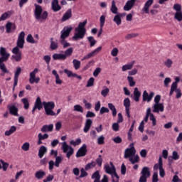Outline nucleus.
I'll use <instances>...</instances> for the list:
<instances>
[{"instance_id": "obj_1", "label": "nucleus", "mask_w": 182, "mask_h": 182, "mask_svg": "<svg viewBox=\"0 0 182 182\" xmlns=\"http://www.w3.org/2000/svg\"><path fill=\"white\" fill-rule=\"evenodd\" d=\"M25 44V32L21 31L18 37L16 46L12 49L13 55L11 56L12 60L15 62H21L22 60V53L19 49H23Z\"/></svg>"}, {"instance_id": "obj_2", "label": "nucleus", "mask_w": 182, "mask_h": 182, "mask_svg": "<svg viewBox=\"0 0 182 182\" xmlns=\"http://www.w3.org/2000/svg\"><path fill=\"white\" fill-rule=\"evenodd\" d=\"M124 157V159H129V161L132 164H136V163H139V161H140V156L136 154L134 143L130 144L129 148L125 149Z\"/></svg>"}, {"instance_id": "obj_3", "label": "nucleus", "mask_w": 182, "mask_h": 182, "mask_svg": "<svg viewBox=\"0 0 182 182\" xmlns=\"http://www.w3.org/2000/svg\"><path fill=\"white\" fill-rule=\"evenodd\" d=\"M86 23H87V20L80 22L78 24V26L75 29V34L73 36L74 41H79V39H83L85 35H86Z\"/></svg>"}, {"instance_id": "obj_4", "label": "nucleus", "mask_w": 182, "mask_h": 182, "mask_svg": "<svg viewBox=\"0 0 182 182\" xmlns=\"http://www.w3.org/2000/svg\"><path fill=\"white\" fill-rule=\"evenodd\" d=\"M48 11H43L41 6L35 4L34 17L37 22L43 23L48 19Z\"/></svg>"}, {"instance_id": "obj_5", "label": "nucleus", "mask_w": 182, "mask_h": 182, "mask_svg": "<svg viewBox=\"0 0 182 182\" xmlns=\"http://www.w3.org/2000/svg\"><path fill=\"white\" fill-rule=\"evenodd\" d=\"M105 170L107 174L111 175L112 182H119L120 177H119V175L116 173V167L113 165V162H110V165L108 164H105Z\"/></svg>"}, {"instance_id": "obj_6", "label": "nucleus", "mask_w": 182, "mask_h": 182, "mask_svg": "<svg viewBox=\"0 0 182 182\" xmlns=\"http://www.w3.org/2000/svg\"><path fill=\"white\" fill-rule=\"evenodd\" d=\"M160 100H161V96H160V95H156L154 99V104L152 106L153 113H160V112H164V104L160 103Z\"/></svg>"}, {"instance_id": "obj_7", "label": "nucleus", "mask_w": 182, "mask_h": 182, "mask_svg": "<svg viewBox=\"0 0 182 182\" xmlns=\"http://www.w3.org/2000/svg\"><path fill=\"white\" fill-rule=\"evenodd\" d=\"M43 106L44 107L46 114L47 116H55L56 113L53 112V109H55V102H43Z\"/></svg>"}, {"instance_id": "obj_8", "label": "nucleus", "mask_w": 182, "mask_h": 182, "mask_svg": "<svg viewBox=\"0 0 182 182\" xmlns=\"http://www.w3.org/2000/svg\"><path fill=\"white\" fill-rule=\"evenodd\" d=\"M149 120L152 122V126H156L157 124V120L154 117V114L151 113V108L150 107H148L146 109V116L142 120V122H144V123H147L149 122Z\"/></svg>"}, {"instance_id": "obj_9", "label": "nucleus", "mask_w": 182, "mask_h": 182, "mask_svg": "<svg viewBox=\"0 0 182 182\" xmlns=\"http://www.w3.org/2000/svg\"><path fill=\"white\" fill-rule=\"evenodd\" d=\"M61 149L63 152L66 154L67 159H70V156L75 153V149L68 144V142L64 141L62 143Z\"/></svg>"}, {"instance_id": "obj_10", "label": "nucleus", "mask_w": 182, "mask_h": 182, "mask_svg": "<svg viewBox=\"0 0 182 182\" xmlns=\"http://www.w3.org/2000/svg\"><path fill=\"white\" fill-rule=\"evenodd\" d=\"M141 174L139 182H147V178L151 176L150 168L144 166L141 171Z\"/></svg>"}, {"instance_id": "obj_11", "label": "nucleus", "mask_w": 182, "mask_h": 182, "mask_svg": "<svg viewBox=\"0 0 182 182\" xmlns=\"http://www.w3.org/2000/svg\"><path fill=\"white\" fill-rule=\"evenodd\" d=\"M73 29L72 26L64 27L60 31V41H65L66 38H69V35H70Z\"/></svg>"}, {"instance_id": "obj_12", "label": "nucleus", "mask_w": 182, "mask_h": 182, "mask_svg": "<svg viewBox=\"0 0 182 182\" xmlns=\"http://www.w3.org/2000/svg\"><path fill=\"white\" fill-rule=\"evenodd\" d=\"M39 70L38 68H35L31 73H30L29 77V83L33 85V83H39L41 78L39 77H36V73H38Z\"/></svg>"}, {"instance_id": "obj_13", "label": "nucleus", "mask_w": 182, "mask_h": 182, "mask_svg": "<svg viewBox=\"0 0 182 182\" xmlns=\"http://www.w3.org/2000/svg\"><path fill=\"white\" fill-rule=\"evenodd\" d=\"M0 59H1V63H4V62H6L8 59H9V56H11V54L8 52H6V48L4 47L0 48Z\"/></svg>"}, {"instance_id": "obj_14", "label": "nucleus", "mask_w": 182, "mask_h": 182, "mask_svg": "<svg viewBox=\"0 0 182 182\" xmlns=\"http://www.w3.org/2000/svg\"><path fill=\"white\" fill-rule=\"evenodd\" d=\"M86 153H87V146H86V144H83L77 150L75 156L77 159L79 157H85V156H86Z\"/></svg>"}, {"instance_id": "obj_15", "label": "nucleus", "mask_w": 182, "mask_h": 182, "mask_svg": "<svg viewBox=\"0 0 182 182\" xmlns=\"http://www.w3.org/2000/svg\"><path fill=\"white\" fill-rule=\"evenodd\" d=\"M41 109H43V102H42V100L41 99V97H38L36 100V102L34 103V107L32 109V113H35V110H41Z\"/></svg>"}, {"instance_id": "obj_16", "label": "nucleus", "mask_w": 182, "mask_h": 182, "mask_svg": "<svg viewBox=\"0 0 182 182\" xmlns=\"http://www.w3.org/2000/svg\"><path fill=\"white\" fill-rule=\"evenodd\" d=\"M154 97V92H151L149 94L147 92V90H144L142 94V100L143 102H147L148 103L151 102Z\"/></svg>"}, {"instance_id": "obj_17", "label": "nucleus", "mask_w": 182, "mask_h": 182, "mask_svg": "<svg viewBox=\"0 0 182 182\" xmlns=\"http://www.w3.org/2000/svg\"><path fill=\"white\" fill-rule=\"evenodd\" d=\"M17 106H18V104L14 103L11 105H8L7 107L10 112V114H13V116H18V109Z\"/></svg>"}, {"instance_id": "obj_18", "label": "nucleus", "mask_w": 182, "mask_h": 182, "mask_svg": "<svg viewBox=\"0 0 182 182\" xmlns=\"http://www.w3.org/2000/svg\"><path fill=\"white\" fill-rule=\"evenodd\" d=\"M100 50H102V46L98 47L91 53L85 55L82 60H85V59H90V58H93V56H96V55H97Z\"/></svg>"}, {"instance_id": "obj_19", "label": "nucleus", "mask_w": 182, "mask_h": 182, "mask_svg": "<svg viewBox=\"0 0 182 182\" xmlns=\"http://www.w3.org/2000/svg\"><path fill=\"white\" fill-rule=\"evenodd\" d=\"M51 8L53 12H58V11H60L62 7L59 5V0H53L51 3Z\"/></svg>"}, {"instance_id": "obj_20", "label": "nucleus", "mask_w": 182, "mask_h": 182, "mask_svg": "<svg viewBox=\"0 0 182 182\" xmlns=\"http://www.w3.org/2000/svg\"><path fill=\"white\" fill-rule=\"evenodd\" d=\"M21 72H22V68H21V67H17L16 70L14 73V87H16V86H18V78L19 77V75H21Z\"/></svg>"}, {"instance_id": "obj_21", "label": "nucleus", "mask_w": 182, "mask_h": 182, "mask_svg": "<svg viewBox=\"0 0 182 182\" xmlns=\"http://www.w3.org/2000/svg\"><path fill=\"white\" fill-rule=\"evenodd\" d=\"M134 100L135 102H139L140 100V97L141 96V92L139 90L138 87L134 89Z\"/></svg>"}, {"instance_id": "obj_22", "label": "nucleus", "mask_w": 182, "mask_h": 182, "mask_svg": "<svg viewBox=\"0 0 182 182\" xmlns=\"http://www.w3.org/2000/svg\"><path fill=\"white\" fill-rule=\"evenodd\" d=\"M153 2H154V0H148L145 4L144 8L142 9L143 12H145V14H149V9L151 5H153Z\"/></svg>"}, {"instance_id": "obj_23", "label": "nucleus", "mask_w": 182, "mask_h": 182, "mask_svg": "<svg viewBox=\"0 0 182 182\" xmlns=\"http://www.w3.org/2000/svg\"><path fill=\"white\" fill-rule=\"evenodd\" d=\"M92 124H93V121H92V119H87L86 120L84 129H83L84 133H87V132L90 130V127H92Z\"/></svg>"}, {"instance_id": "obj_24", "label": "nucleus", "mask_w": 182, "mask_h": 182, "mask_svg": "<svg viewBox=\"0 0 182 182\" xmlns=\"http://www.w3.org/2000/svg\"><path fill=\"white\" fill-rule=\"evenodd\" d=\"M45 176H46V172L42 169L37 171L35 173V177L37 180H42Z\"/></svg>"}, {"instance_id": "obj_25", "label": "nucleus", "mask_w": 182, "mask_h": 182, "mask_svg": "<svg viewBox=\"0 0 182 182\" xmlns=\"http://www.w3.org/2000/svg\"><path fill=\"white\" fill-rule=\"evenodd\" d=\"M159 175L162 178L166 176V172L164 168H163V158L161 156L159 157Z\"/></svg>"}, {"instance_id": "obj_26", "label": "nucleus", "mask_w": 182, "mask_h": 182, "mask_svg": "<svg viewBox=\"0 0 182 182\" xmlns=\"http://www.w3.org/2000/svg\"><path fill=\"white\" fill-rule=\"evenodd\" d=\"M136 3V0H129L125 6H124V11H130L132 6H134V4Z\"/></svg>"}, {"instance_id": "obj_27", "label": "nucleus", "mask_w": 182, "mask_h": 182, "mask_svg": "<svg viewBox=\"0 0 182 182\" xmlns=\"http://www.w3.org/2000/svg\"><path fill=\"white\" fill-rule=\"evenodd\" d=\"M42 133H46L48 132H53V124L49 125H43L41 129Z\"/></svg>"}, {"instance_id": "obj_28", "label": "nucleus", "mask_w": 182, "mask_h": 182, "mask_svg": "<svg viewBox=\"0 0 182 182\" xmlns=\"http://www.w3.org/2000/svg\"><path fill=\"white\" fill-rule=\"evenodd\" d=\"M134 66V61L131 62L130 63L125 64L122 67V72H126L127 70H132Z\"/></svg>"}, {"instance_id": "obj_29", "label": "nucleus", "mask_w": 182, "mask_h": 182, "mask_svg": "<svg viewBox=\"0 0 182 182\" xmlns=\"http://www.w3.org/2000/svg\"><path fill=\"white\" fill-rule=\"evenodd\" d=\"M14 14V11H8L5 13H4L1 17L0 19L1 21H6V19H8V18H11V16H12V14Z\"/></svg>"}, {"instance_id": "obj_30", "label": "nucleus", "mask_w": 182, "mask_h": 182, "mask_svg": "<svg viewBox=\"0 0 182 182\" xmlns=\"http://www.w3.org/2000/svg\"><path fill=\"white\" fill-rule=\"evenodd\" d=\"M48 151V148L45 146H41L38 150V157L39 159H42L45 154H46Z\"/></svg>"}, {"instance_id": "obj_31", "label": "nucleus", "mask_w": 182, "mask_h": 182, "mask_svg": "<svg viewBox=\"0 0 182 182\" xmlns=\"http://www.w3.org/2000/svg\"><path fill=\"white\" fill-rule=\"evenodd\" d=\"M72 18V9H68L63 16L62 21L65 22V21H68V19H70Z\"/></svg>"}, {"instance_id": "obj_32", "label": "nucleus", "mask_w": 182, "mask_h": 182, "mask_svg": "<svg viewBox=\"0 0 182 182\" xmlns=\"http://www.w3.org/2000/svg\"><path fill=\"white\" fill-rule=\"evenodd\" d=\"M53 60H66L64 54L61 53H54L53 55Z\"/></svg>"}, {"instance_id": "obj_33", "label": "nucleus", "mask_w": 182, "mask_h": 182, "mask_svg": "<svg viewBox=\"0 0 182 182\" xmlns=\"http://www.w3.org/2000/svg\"><path fill=\"white\" fill-rule=\"evenodd\" d=\"M110 11L112 14H114V15H117L118 14L119 9H117V6H116V2L114 1H112Z\"/></svg>"}, {"instance_id": "obj_34", "label": "nucleus", "mask_w": 182, "mask_h": 182, "mask_svg": "<svg viewBox=\"0 0 182 182\" xmlns=\"http://www.w3.org/2000/svg\"><path fill=\"white\" fill-rule=\"evenodd\" d=\"M50 50H56L58 48H59V45L58 42H55L53 41V38H50Z\"/></svg>"}, {"instance_id": "obj_35", "label": "nucleus", "mask_w": 182, "mask_h": 182, "mask_svg": "<svg viewBox=\"0 0 182 182\" xmlns=\"http://www.w3.org/2000/svg\"><path fill=\"white\" fill-rule=\"evenodd\" d=\"M180 159V155H178V152L173 151L172 152V156H169L168 158V161H171V160H178Z\"/></svg>"}, {"instance_id": "obj_36", "label": "nucleus", "mask_w": 182, "mask_h": 182, "mask_svg": "<svg viewBox=\"0 0 182 182\" xmlns=\"http://www.w3.org/2000/svg\"><path fill=\"white\" fill-rule=\"evenodd\" d=\"M72 53H73V48H69L64 52V56L65 59H68V58H70L72 56Z\"/></svg>"}, {"instance_id": "obj_37", "label": "nucleus", "mask_w": 182, "mask_h": 182, "mask_svg": "<svg viewBox=\"0 0 182 182\" xmlns=\"http://www.w3.org/2000/svg\"><path fill=\"white\" fill-rule=\"evenodd\" d=\"M108 107L112 112L113 117H116L117 115V110L116 109V107H114L112 103H108Z\"/></svg>"}, {"instance_id": "obj_38", "label": "nucleus", "mask_w": 182, "mask_h": 182, "mask_svg": "<svg viewBox=\"0 0 182 182\" xmlns=\"http://www.w3.org/2000/svg\"><path fill=\"white\" fill-rule=\"evenodd\" d=\"M8 167H9V164L4 161V160H0V169L2 168L4 171H6L8 170Z\"/></svg>"}, {"instance_id": "obj_39", "label": "nucleus", "mask_w": 182, "mask_h": 182, "mask_svg": "<svg viewBox=\"0 0 182 182\" xmlns=\"http://www.w3.org/2000/svg\"><path fill=\"white\" fill-rule=\"evenodd\" d=\"M113 21L117 25H122V14L115 15Z\"/></svg>"}, {"instance_id": "obj_40", "label": "nucleus", "mask_w": 182, "mask_h": 182, "mask_svg": "<svg viewBox=\"0 0 182 182\" xmlns=\"http://www.w3.org/2000/svg\"><path fill=\"white\" fill-rule=\"evenodd\" d=\"M16 132V127L11 126L9 130H7L5 132L4 134L5 136H11V134H13V133H15Z\"/></svg>"}, {"instance_id": "obj_41", "label": "nucleus", "mask_w": 182, "mask_h": 182, "mask_svg": "<svg viewBox=\"0 0 182 182\" xmlns=\"http://www.w3.org/2000/svg\"><path fill=\"white\" fill-rule=\"evenodd\" d=\"M0 69L4 73H9V70L5 66V63H2V59L0 58Z\"/></svg>"}, {"instance_id": "obj_42", "label": "nucleus", "mask_w": 182, "mask_h": 182, "mask_svg": "<svg viewBox=\"0 0 182 182\" xmlns=\"http://www.w3.org/2000/svg\"><path fill=\"white\" fill-rule=\"evenodd\" d=\"M62 161H63V156H62V155L56 156L55 157V167H59L60 163H62Z\"/></svg>"}, {"instance_id": "obj_43", "label": "nucleus", "mask_w": 182, "mask_h": 182, "mask_svg": "<svg viewBox=\"0 0 182 182\" xmlns=\"http://www.w3.org/2000/svg\"><path fill=\"white\" fill-rule=\"evenodd\" d=\"M174 19L178 21V22H181V21H182V11H176L174 14Z\"/></svg>"}, {"instance_id": "obj_44", "label": "nucleus", "mask_w": 182, "mask_h": 182, "mask_svg": "<svg viewBox=\"0 0 182 182\" xmlns=\"http://www.w3.org/2000/svg\"><path fill=\"white\" fill-rule=\"evenodd\" d=\"M73 64L74 69H75V70L80 69V61H79V60L74 59L73 60Z\"/></svg>"}, {"instance_id": "obj_45", "label": "nucleus", "mask_w": 182, "mask_h": 182, "mask_svg": "<svg viewBox=\"0 0 182 182\" xmlns=\"http://www.w3.org/2000/svg\"><path fill=\"white\" fill-rule=\"evenodd\" d=\"M94 167H96V162L95 161H92L89 164H87L86 166H85V170L86 171L90 170L91 168H93Z\"/></svg>"}, {"instance_id": "obj_46", "label": "nucleus", "mask_w": 182, "mask_h": 182, "mask_svg": "<svg viewBox=\"0 0 182 182\" xmlns=\"http://www.w3.org/2000/svg\"><path fill=\"white\" fill-rule=\"evenodd\" d=\"M127 80L129 82L130 87H133L134 86H136V82L134 81V78H133V77L128 76Z\"/></svg>"}, {"instance_id": "obj_47", "label": "nucleus", "mask_w": 182, "mask_h": 182, "mask_svg": "<svg viewBox=\"0 0 182 182\" xmlns=\"http://www.w3.org/2000/svg\"><path fill=\"white\" fill-rule=\"evenodd\" d=\"M109 92H110V90L107 87L104 86L103 90L101 91V95L103 96V97H106Z\"/></svg>"}, {"instance_id": "obj_48", "label": "nucleus", "mask_w": 182, "mask_h": 182, "mask_svg": "<svg viewBox=\"0 0 182 182\" xmlns=\"http://www.w3.org/2000/svg\"><path fill=\"white\" fill-rule=\"evenodd\" d=\"M80 143H82V139H80V138L77 139L76 141L71 140L70 141V144H71V146H79V144H80Z\"/></svg>"}, {"instance_id": "obj_49", "label": "nucleus", "mask_w": 182, "mask_h": 182, "mask_svg": "<svg viewBox=\"0 0 182 182\" xmlns=\"http://www.w3.org/2000/svg\"><path fill=\"white\" fill-rule=\"evenodd\" d=\"M21 102L24 105V109H26V110H28V109H29V100H28V98L21 99Z\"/></svg>"}, {"instance_id": "obj_50", "label": "nucleus", "mask_w": 182, "mask_h": 182, "mask_svg": "<svg viewBox=\"0 0 182 182\" xmlns=\"http://www.w3.org/2000/svg\"><path fill=\"white\" fill-rule=\"evenodd\" d=\"M164 65H165L168 69H170V68H171L173 65V60L170 58H168L166 61H164Z\"/></svg>"}, {"instance_id": "obj_51", "label": "nucleus", "mask_w": 182, "mask_h": 182, "mask_svg": "<svg viewBox=\"0 0 182 182\" xmlns=\"http://www.w3.org/2000/svg\"><path fill=\"white\" fill-rule=\"evenodd\" d=\"M74 112H79L80 113H83V107L80 105H74Z\"/></svg>"}, {"instance_id": "obj_52", "label": "nucleus", "mask_w": 182, "mask_h": 182, "mask_svg": "<svg viewBox=\"0 0 182 182\" xmlns=\"http://www.w3.org/2000/svg\"><path fill=\"white\" fill-rule=\"evenodd\" d=\"M60 43L63 46V49H66V48L70 46V43L66 41V40H60Z\"/></svg>"}, {"instance_id": "obj_53", "label": "nucleus", "mask_w": 182, "mask_h": 182, "mask_svg": "<svg viewBox=\"0 0 182 182\" xmlns=\"http://www.w3.org/2000/svg\"><path fill=\"white\" fill-rule=\"evenodd\" d=\"M106 21V16L102 15L100 18V28H103L105 26V22Z\"/></svg>"}, {"instance_id": "obj_54", "label": "nucleus", "mask_w": 182, "mask_h": 182, "mask_svg": "<svg viewBox=\"0 0 182 182\" xmlns=\"http://www.w3.org/2000/svg\"><path fill=\"white\" fill-rule=\"evenodd\" d=\"M26 41L28 42V43H36V41L33 39V36L31 34L27 36Z\"/></svg>"}, {"instance_id": "obj_55", "label": "nucleus", "mask_w": 182, "mask_h": 182, "mask_svg": "<svg viewBox=\"0 0 182 182\" xmlns=\"http://www.w3.org/2000/svg\"><path fill=\"white\" fill-rule=\"evenodd\" d=\"M38 139H40L41 140H46V139H49V134H44L43 135L42 133H39L38 134Z\"/></svg>"}, {"instance_id": "obj_56", "label": "nucleus", "mask_w": 182, "mask_h": 182, "mask_svg": "<svg viewBox=\"0 0 182 182\" xmlns=\"http://www.w3.org/2000/svg\"><path fill=\"white\" fill-rule=\"evenodd\" d=\"M124 106L125 109H130V99L125 98L124 100Z\"/></svg>"}, {"instance_id": "obj_57", "label": "nucleus", "mask_w": 182, "mask_h": 182, "mask_svg": "<svg viewBox=\"0 0 182 182\" xmlns=\"http://www.w3.org/2000/svg\"><path fill=\"white\" fill-rule=\"evenodd\" d=\"M29 147H31L29 142H26L21 146V149L23 151H28V150H29Z\"/></svg>"}, {"instance_id": "obj_58", "label": "nucleus", "mask_w": 182, "mask_h": 182, "mask_svg": "<svg viewBox=\"0 0 182 182\" xmlns=\"http://www.w3.org/2000/svg\"><path fill=\"white\" fill-rule=\"evenodd\" d=\"M90 43V46H95V45H96V40H95V38H93V36H90L87 38Z\"/></svg>"}, {"instance_id": "obj_59", "label": "nucleus", "mask_w": 182, "mask_h": 182, "mask_svg": "<svg viewBox=\"0 0 182 182\" xmlns=\"http://www.w3.org/2000/svg\"><path fill=\"white\" fill-rule=\"evenodd\" d=\"M94 83H95V78L90 77L87 81L86 87H90L93 86Z\"/></svg>"}, {"instance_id": "obj_60", "label": "nucleus", "mask_w": 182, "mask_h": 182, "mask_svg": "<svg viewBox=\"0 0 182 182\" xmlns=\"http://www.w3.org/2000/svg\"><path fill=\"white\" fill-rule=\"evenodd\" d=\"M173 9L174 11H176V12H181V4H175L173 5Z\"/></svg>"}, {"instance_id": "obj_61", "label": "nucleus", "mask_w": 182, "mask_h": 182, "mask_svg": "<svg viewBox=\"0 0 182 182\" xmlns=\"http://www.w3.org/2000/svg\"><path fill=\"white\" fill-rule=\"evenodd\" d=\"M97 144H105V136L103 135L98 137Z\"/></svg>"}, {"instance_id": "obj_62", "label": "nucleus", "mask_w": 182, "mask_h": 182, "mask_svg": "<svg viewBox=\"0 0 182 182\" xmlns=\"http://www.w3.org/2000/svg\"><path fill=\"white\" fill-rule=\"evenodd\" d=\"M6 29L7 33H11V29H12V23L11 22L7 23L6 25Z\"/></svg>"}, {"instance_id": "obj_63", "label": "nucleus", "mask_w": 182, "mask_h": 182, "mask_svg": "<svg viewBox=\"0 0 182 182\" xmlns=\"http://www.w3.org/2000/svg\"><path fill=\"white\" fill-rule=\"evenodd\" d=\"M152 182H159V173L154 172L152 176Z\"/></svg>"}, {"instance_id": "obj_64", "label": "nucleus", "mask_w": 182, "mask_h": 182, "mask_svg": "<svg viewBox=\"0 0 182 182\" xmlns=\"http://www.w3.org/2000/svg\"><path fill=\"white\" fill-rule=\"evenodd\" d=\"M109 108L105 107H102L100 110V114H104V113H109Z\"/></svg>"}]
</instances>
